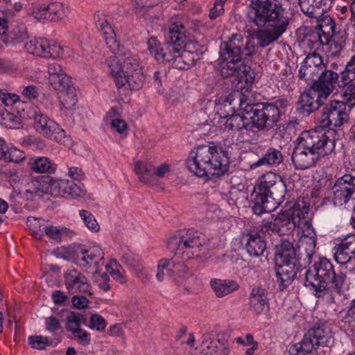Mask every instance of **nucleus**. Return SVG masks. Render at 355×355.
Returning a JSON list of instances; mask_svg holds the SVG:
<instances>
[{
    "label": "nucleus",
    "mask_w": 355,
    "mask_h": 355,
    "mask_svg": "<svg viewBox=\"0 0 355 355\" xmlns=\"http://www.w3.org/2000/svg\"><path fill=\"white\" fill-rule=\"evenodd\" d=\"M247 19L257 26L263 28L256 33L262 47L277 40L286 32L291 21L281 0H252Z\"/></svg>",
    "instance_id": "nucleus-1"
},
{
    "label": "nucleus",
    "mask_w": 355,
    "mask_h": 355,
    "mask_svg": "<svg viewBox=\"0 0 355 355\" xmlns=\"http://www.w3.org/2000/svg\"><path fill=\"white\" fill-rule=\"evenodd\" d=\"M332 132L314 130L302 134L293 148L291 160L295 169L305 170L315 165L321 157L331 153L335 140Z\"/></svg>",
    "instance_id": "nucleus-2"
},
{
    "label": "nucleus",
    "mask_w": 355,
    "mask_h": 355,
    "mask_svg": "<svg viewBox=\"0 0 355 355\" xmlns=\"http://www.w3.org/2000/svg\"><path fill=\"white\" fill-rule=\"evenodd\" d=\"M227 151L215 146L202 145L190 153L187 167L193 175L203 177H220L229 169Z\"/></svg>",
    "instance_id": "nucleus-3"
},
{
    "label": "nucleus",
    "mask_w": 355,
    "mask_h": 355,
    "mask_svg": "<svg viewBox=\"0 0 355 355\" xmlns=\"http://www.w3.org/2000/svg\"><path fill=\"white\" fill-rule=\"evenodd\" d=\"M107 60L110 74L114 78L119 88L128 85L131 90L140 89L144 82V75L139 65L137 55L130 51H123L121 46L119 53Z\"/></svg>",
    "instance_id": "nucleus-4"
},
{
    "label": "nucleus",
    "mask_w": 355,
    "mask_h": 355,
    "mask_svg": "<svg viewBox=\"0 0 355 355\" xmlns=\"http://www.w3.org/2000/svg\"><path fill=\"white\" fill-rule=\"evenodd\" d=\"M315 274L310 270L305 272L304 284L313 291L316 297H321L326 291L334 290L340 293L346 279V275L343 272L336 273L331 261L326 257H321L314 264Z\"/></svg>",
    "instance_id": "nucleus-5"
},
{
    "label": "nucleus",
    "mask_w": 355,
    "mask_h": 355,
    "mask_svg": "<svg viewBox=\"0 0 355 355\" xmlns=\"http://www.w3.org/2000/svg\"><path fill=\"white\" fill-rule=\"evenodd\" d=\"M166 247L182 259L199 258L206 254L207 240L203 234L193 230L180 231L167 239Z\"/></svg>",
    "instance_id": "nucleus-6"
},
{
    "label": "nucleus",
    "mask_w": 355,
    "mask_h": 355,
    "mask_svg": "<svg viewBox=\"0 0 355 355\" xmlns=\"http://www.w3.org/2000/svg\"><path fill=\"white\" fill-rule=\"evenodd\" d=\"M277 283L280 291L287 288L301 270L296 259V249L288 239H282L275 253Z\"/></svg>",
    "instance_id": "nucleus-7"
},
{
    "label": "nucleus",
    "mask_w": 355,
    "mask_h": 355,
    "mask_svg": "<svg viewBox=\"0 0 355 355\" xmlns=\"http://www.w3.org/2000/svg\"><path fill=\"white\" fill-rule=\"evenodd\" d=\"M332 340L331 329L324 325L314 326L304 335L301 341L288 348L290 355H307L318 346H327Z\"/></svg>",
    "instance_id": "nucleus-8"
},
{
    "label": "nucleus",
    "mask_w": 355,
    "mask_h": 355,
    "mask_svg": "<svg viewBox=\"0 0 355 355\" xmlns=\"http://www.w3.org/2000/svg\"><path fill=\"white\" fill-rule=\"evenodd\" d=\"M22 116L33 120L35 130L45 137L62 143L65 137V131L58 123L43 114L40 111L31 105H25L22 108Z\"/></svg>",
    "instance_id": "nucleus-9"
},
{
    "label": "nucleus",
    "mask_w": 355,
    "mask_h": 355,
    "mask_svg": "<svg viewBox=\"0 0 355 355\" xmlns=\"http://www.w3.org/2000/svg\"><path fill=\"white\" fill-rule=\"evenodd\" d=\"M245 118L252 124V129L269 130L277 125L279 112L272 104L257 103L245 106Z\"/></svg>",
    "instance_id": "nucleus-10"
},
{
    "label": "nucleus",
    "mask_w": 355,
    "mask_h": 355,
    "mask_svg": "<svg viewBox=\"0 0 355 355\" xmlns=\"http://www.w3.org/2000/svg\"><path fill=\"white\" fill-rule=\"evenodd\" d=\"M300 204L301 202L297 201L292 208L278 214L272 220H263L261 231L268 234H288L291 233L297 227V223L300 221L299 214H302L300 211Z\"/></svg>",
    "instance_id": "nucleus-11"
},
{
    "label": "nucleus",
    "mask_w": 355,
    "mask_h": 355,
    "mask_svg": "<svg viewBox=\"0 0 355 355\" xmlns=\"http://www.w3.org/2000/svg\"><path fill=\"white\" fill-rule=\"evenodd\" d=\"M220 57L222 60L242 61L255 53V45L250 40L245 42L240 34H234L227 42L220 46Z\"/></svg>",
    "instance_id": "nucleus-12"
},
{
    "label": "nucleus",
    "mask_w": 355,
    "mask_h": 355,
    "mask_svg": "<svg viewBox=\"0 0 355 355\" xmlns=\"http://www.w3.org/2000/svg\"><path fill=\"white\" fill-rule=\"evenodd\" d=\"M331 201L335 206L355 207V176L346 173L336 178L331 187Z\"/></svg>",
    "instance_id": "nucleus-13"
},
{
    "label": "nucleus",
    "mask_w": 355,
    "mask_h": 355,
    "mask_svg": "<svg viewBox=\"0 0 355 355\" xmlns=\"http://www.w3.org/2000/svg\"><path fill=\"white\" fill-rule=\"evenodd\" d=\"M349 119V114L346 111L344 103L333 100L326 104L322 109L319 117L320 128H328L326 132L331 131L329 135L332 138L334 128L340 127L347 123Z\"/></svg>",
    "instance_id": "nucleus-14"
},
{
    "label": "nucleus",
    "mask_w": 355,
    "mask_h": 355,
    "mask_svg": "<svg viewBox=\"0 0 355 355\" xmlns=\"http://www.w3.org/2000/svg\"><path fill=\"white\" fill-rule=\"evenodd\" d=\"M196 60V55L183 52L170 42L164 44L159 49L157 48V61L172 62L173 67L178 69H187L193 66Z\"/></svg>",
    "instance_id": "nucleus-15"
},
{
    "label": "nucleus",
    "mask_w": 355,
    "mask_h": 355,
    "mask_svg": "<svg viewBox=\"0 0 355 355\" xmlns=\"http://www.w3.org/2000/svg\"><path fill=\"white\" fill-rule=\"evenodd\" d=\"M281 176L273 172H268L261 177L260 182L254 187V190L250 194V200L253 212L257 215L262 214V210L270 209L267 207L268 200H267V193L271 187L276 184Z\"/></svg>",
    "instance_id": "nucleus-16"
},
{
    "label": "nucleus",
    "mask_w": 355,
    "mask_h": 355,
    "mask_svg": "<svg viewBox=\"0 0 355 355\" xmlns=\"http://www.w3.org/2000/svg\"><path fill=\"white\" fill-rule=\"evenodd\" d=\"M220 73L223 77L234 76L241 84L238 87L243 90L245 87L250 86L253 82L254 77L251 67L245 64L242 61L223 60L220 64Z\"/></svg>",
    "instance_id": "nucleus-17"
},
{
    "label": "nucleus",
    "mask_w": 355,
    "mask_h": 355,
    "mask_svg": "<svg viewBox=\"0 0 355 355\" xmlns=\"http://www.w3.org/2000/svg\"><path fill=\"white\" fill-rule=\"evenodd\" d=\"M342 76L340 71L332 70L325 67L318 78L311 85V89L318 93H321L327 98L330 94L336 90L337 87H343Z\"/></svg>",
    "instance_id": "nucleus-18"
},
{
    "label": "nucleus",
    "mask_w": 355,
    "mask_h": 355,
    "mask_svg": "<svg viewBox=\"0 0 355 355\" xmlns=\"http://www.w3.org/2000/svg\"><path fill=\"white\" fill-rule=\"evenodd\" d=\"M168 37L170 43L174 44L183 52H188L196 55V60L199 59V44L197 42L192 41L187 35V29L182 23H174L168 29Z\"/></svg>",
    "instance_id": "nucleus-19"
},
{
    "label": "nucleus",
    "mask_w": 355,
    "mask_h": 355,
    "mask_svg": "<svg viewBox=\"0 0 355 355\" xmlns=\"http://www.w3.org/2000/svg\"><path fill=\"white\" fill-rule=\"evenodd\" d=\"M325 67L326 63L323 62V58L319 53H309L301 63L298 77L311 86Z\"/></svg>",
    "instance_id": "nucleus-20"
},
{
    "label": "nucleus",
    "mask_w": 355,
    "mask_h": 355,
    "mask_svg": "<svg viewBox=\"0 0 355 355\" xmlns=\"http://www.w3.org/2000/svg\"><path fill=\"white\" fill-rule=\"evenodd\" d=\"M24 47L29 53L45 58H58L62 52V48L57 42L43 37L31 39Z\"/></svg>",
    "instance_id": "nucleus-21"
},
{
    "label": "nucleus",
    "mask_w": 355,
    "mask_h": 355,
    "mask_svg": "<svg viewBox=\"0 0 355 355\" xmlns=\"http://www.w3.org/2000/svg\"><path fill=\"white\" fill-rule=\"evenodd\" d=\"M57 80L49 82L53 89L58 92L59 99L62 106L67 109H71L77 102L76 92L69 76L65 73L60 74L55 78Z\"/></svg>",
    "instance_id": "nucleus-22"
},
{
    "label": "nucleus",
    "mask_w": 355,
    "mask_h": 355,
    "mask_svg": "<svg viewBox=\"0 0 355 355\" xmlns=\"http://www.w3.org/2000/svg\"><path fill=\"white\" fill-rule=\"evenodd\" d=\"M46 192L54 197L68 195L72 198H78L85 196L86 191L72 181L51 178L46 187Z\"/></svg>",
    "instance_id": "nucleus-23"
},
{
    "label": "nucleus",
    "mask_w": 355,
    "mask_h": 355,
    "mask_svg": "<svg viewBox=\"0 0 355 355\" xmlns=\"http://www.w3.org/2000/svg\"><path fill=\"white\" fill-rule=\"evenodd\" d=\"M327 98L321 93L313 91L310 86L308 92L302 93L297 102V111L304 116L318 110L324 105Z\"/></svg>",
    "instance_id": "nucleus-24"
},
{
    "label": "nucleus",
    "mask_w": 355,
    "mask_h": 355,
    "mask_svg": "<svg viewBox=\"0 0 355 355\" xmlns=\"http://www.w3.org/2000/svg\"><path fill=\"white\" fill-rule=\"evenodd\" d=\"M64 279L66 288L70 293L74 294L80 292L92 294L91 286L88 279L76 270H68L65 273Z\"/></svg>",
    "instance_id": "nucleus-25"
},
{
    "label": "nucleus",
    "mask_w": 355,
    "mask_h": 355,
    "mask_svg": "<svg viewBox=\"0 0 355 355\" xmlns=\"http://www.w3.org/2000/svg\"><path fill=\"white\" fill-rule=\"evenodd\" d=\"M266 232L261 231L250 232L245 245L248 254L252 257H261L266 250V241L263 234Z\"/></svg>",
    "instance_id": "nucleus-26"
},
{
    "label": "nucleus",
    "mask_w": 355,
    "mask_h": 355,
    "mask_svg": "<svg viewBox=\"0 0 355 355\" xmlns=\"http://www.w3.org/2000/svg\"><path fill=\"white\" fill-rule=\"evenodd\" d=\"M240 106H243L241 99L240 98ZM243 110L241 113L234 114L230 116H225V121L223 123V129L227 131H239L242 129L252 130V124L246 116L245 107H241Z\"/></svg>",
    "instance_id": "nucleus-27"
},
{
    "label": "nucleus",
    "mask_w": 355,
    "mask_h": 355,
    "mask_svg": "<svg viewBox=\"0 0 355 355\" xmlns=\"http://www.w3.org/2000/svg\"><path fill=\"white\" fill-rule=\"evenodd\" d=\"M250 309L259 315L263 313L268 306L267 291L261 286L252 288L250 297Z\"/></svg>",
    "instance_id": "nucleus-28"
},
{
    "label": "nucleus",
    "mask_w": 355,
    "mask_h": 355,
    "mask_svg": "<svg viewBox=\"0 0 355 355\" xmlns=\"http://www.w3.org/2000/svg\"><path fill=\"white\" fill-rule=\"evenodd\" d=\"M286 191V184L283 182L282 177H280L279 180L276 182V184L271 187L268 193H267V200L269 202L267 207H270V209L266 208L265 210H262V214L273 211L277 205H279L283 200Z\"/></svg>",
    "instance_id": "nucleus-29"
},
{
    "label": "nucleus",
    "mask_w": 355,
    "mask_h": 355,
    "mask_svg": "<svg viewBox=\"0 0 355 355\" xmlns=\"http://www.w3.org/2000/svg\"><path fill=\"white\" fill-rule=\"evenodd\" d=\"M134 171L138 175L139 181L149 186H153L155 179V168L153 163L136 161Z\"/></svg>",
    "instance_id": "nucleus-30"
},
{
    "label": "nucleus",
    "mask_w": 355,
    "mask_h": 355,
    "mask_svg": "<svg viewBox=\"0 0 355 355\" xmlns=\"http://www.w3.org/2000/svg\"><path fill=\"white\" fill-rule=\"evenodd\" d=\"M283 161L284 156L280 150L269 148L260 159L250 164V168H255L261 166H278Z\"/></svg>",
    "instance_id": "nucleus-31"
},
{
    "label": "nucleus",
    "mask_w": 355,
    "mask_h": 355,
    "mask_svg": "<svg viewBox=\"0 0 355 355\" xmlns=\"http://www.w3.org/2000/svg\"><path fill=\"white\" fill-rule=\"evenodd\" d=\"M316 245H311L306 241H300L296 249V259L300 268H305L311 263V258L315 254Z\"/></svg>",
    "instance_id": "nucleus-32"
},
{
    "label": "nucleus",
    "mask_w": 355,
    "mask_h": 355,
    "mask_svg": "<svg viewBox=\"0 0 355 355\" xmlns=\"http://www.w3.org/2000/svg\"><path fill=\"white\" fill-rule=\"evenodd\" d=\"M211 286L215 294L218 297H224L239 288V284L230 279H214L210 282Z\"/></svg>",
    "instance_id": "nucleus-33"
},
{
    "label": "nucleus",
    "mask_w": 355,
    "mask_h": 355,
    "mask_svg": "<svg viewBox=\"0 0 355 355\" xmlns=\"http://www.w3.org/2000/svg\"><path fill=\"white\" fill-rule=\"evenodd\" d=\"M99 26L104 35V39L107 48H109L112 53H119L121 46L116 40V34L110 23L107 20H103L101 22L99 21Z\"/></svg>",
    "instance_id": "nucleus-34"
},
{
    "label": "nucleus",
    "mask_w": 355,
    "mask_h": 355,
    "mask_svg": "<svg viewBox=\"0 0 355 355\" xmlns=\"http://www.w3.org/2000/svg\"><path fill=\"white\" fill-rule=\"evenodd\" d=\"M43 232L50 239L58 243L71 238L74 235V232L67 227L53 225H44Z\"/></svg>",
    "instance_id": "nucleus-35"
},
{
    "label": "nucleus",
    "mask_w": 355,
    "mask_h": 355,
    "mask_svg": "<svg viewBox=\"0 0 355 355\" xmlns=\"http://www.w3.org/2000/svg\"><path fill=\"white\" fill-rule=\"evenodd\" d=\"M32 171L39 173H53L57 168V164L47 157H36L30 162Z\"/></svg>",
    "instance_id": "nucleus-36"
},
{
    "label": "nucleus",
    "mask_w": 355,
    "mask_h": 355,
    "mask_svg": "<svg viewBox=\"0 0 355 355\" xmlns=\"http://www.w3.org/2000/svg\"><path fill=\"white\" fill-rule=\"evenodd\" d=\"M201 348L204 355H227L229 354V348L220 340L202 342Z\"/></svg>",
    "instance_id": "nucleus-37"
},
{
    "label": "nucleus",
    "mask_w": 355,
    "mask_h": 355,
    "mask_svg": "<svg viewBox=\"0 0 355 355\" xmlns=\"http://www.w3.org/2000/svg\"><path fill=\"white\" fill-rule=\"evenodd\" d=\"M77 318L72 316L68 320V324H66L67 329L71 332L73 336L79 340L83 345H87L91 341L90 334L85 330L80 328L79 326L76 325L77 322Z\"/></svg>",
    "instance_id": "nucleus-38"
},
{
    "label": "nucleus",
    "mask_w": 355,
    "mask_h": 355,
    "mask_svg": "<svg viewBox=\"0 0 355 355\" xmlns=\"http://www.w3.org/2000/svg\"><path fill=\"white\" fill-rule=\"evenodd\" d=\"M22 108L23 107L19 108L21 111L18 110L17 114L13 113L12 110H8L6 109L0 119V123L10 129L20 128L21 120L26 119L22 116Z\"/></svg>",
    "instance_id": "nucleus-39"
},
{
    "label": "nucleus",
    "mask_w": 355,
    "mask_h": 355,
    "mask_svg": "<svg viewBox=\"0 0 355 355\" xmlns=\"http://www.w3.org/2000/svg\"><path fill=\"white\" fill-rule=\"evenodd\" d=\"M2 37V40L12 44L20 43L27 37L26 28L24 24L16 25L7 35Z\"/></svg>",
    "instance_id": "nucleus-40"
},
{
    "label": "nucleus",
    "mask_w": 355,
    "mask_h": 355,
    "mask_svg": "<svg viewBox=\"0 0 355 355\" xmlns=\"http://www.w3.org/2000/svg\"><path fill=\"white\" fill-rule=\"evenodd\" d=\"M121 261L130 270H140L141 269L142 261L139 255L130 251L123 252L121 254Z\"/></svg>",
    "instance_id": "nucleus-41"
},
{
    "label": "nucleus",
    "mask_w": 355,
    "mask_h": 355,
    "mask_svg": "<svg viewBox=\"0 0 355 355\" xmlns=\"http://www.w3.org/2000/svg\"><path fill=\"white\" fill-rule=\"evenodd\" d=\"M51 21L60 20L64 18L69 13V8L65 4L60 1H54L47 5Z\"/></svg>",
    "instance_id": "nucleus-42"
},
{
    "label": "nucleus",
    "mask_w": 355,
    "mask_h": 355,
    "mask_svg": "<svg viewBox=\"0 0 355 355\" xmlns=\"http://www.w3.org/2000/svg\"><path fill=\"white\" fill-rule=\"evenodd\" d=\"M320 31L329 40L336 35V23L329 15L323 17L318 24Z\"/></svg>",
    "instance_id": "nucleus-43"
},
{
    "label": "nucleus",
    "mask_w": 355,
    "mask_h": 355,
    "mask_svg": "<svg viewBox=\"0 0 355 355\" xmlns=\"http://www.w3.org/2000/svg\"><path fill=\"white\" fill-rule=\"evenodd\" d=\"M58 339H49L46 336H31L28 338L29 345L35 349L42 350L47 346L56 345L59 343Z\"/></svg>",
    "instance_id": "nucleus-44"
},
{
    "label": "nucleus",
    "mask_w": 355,
    "mask_h": 355,
    "mask_svg": "<svg viewBox=\"0 0 355 355\" xmlns=\"http://www.w3.org/2000/svg\"><path fill=\"white\" fill-rule=\"evenodd\" d=\"M343 91L341 94L342 101L345 105L352 108L355 105V83L350 82L342 87Z\"/></svg>",
    "instance_id": "nucleus-45"
},
{
    "label": "nucleus",
    "mask_w": 355,
    "mask_h": 355,
    "mask_svg": "<svg viewBox=\"0 0 355 355\" xmlns=\"http://www.w3.org/2000/svg\"><path fill=\"white\" fill-rule=\"evenodd\" d=\"M300 211L302 214H299L300 221L297 223V227L300 230L301 232L303 230H309L313 228L312 223L309 215V207L306 205L304 202H301Z\"/></svg>",
    "instance_id": "nucleus-46"
},
{
    "label": "nucleus",
    "mask_w": 355,
    "mask_h": 355,
    "mask_svg": "<svg viewBox=\"0 0 355 355\" xmlns=\"http://www.w3.org/2000/svg\"><path fill=\"white\" fill-rule=\"evenodd\" d=\"M340 76H342L343 85L350 83L355 80V54L347 63L345 69L340 71Z\"/></svg>",
    "instance_id": "nucleus-47"
},
{
    "label": "nucleus",
    "mask_w": 355,
    "mask_h": 355,
    "mask_svg": "<svg viewBox=\"0 0 355 355\" xmlns=\"http://www.w3.org/2000/svg\"><path fill=\"white\" fill-rule=\"evenodd\" d=\"M0 99L1 102L4 104V107H9L10 105L12 106L10 110L13 109V105H15V107L16 109H19L21 107H25V105H27L26 103H21L19 100V96L17 94H10V93H5L3 92H0ZM28 105H31L30 103Z\"/></svg>",
    "instance_id": "nucleus-48"
},
{
    "label": "nucleus",
    "mask_w": 355,
    "mask_h": 355,
    "mask_svg": "<svg viewBox=\"0 0 355 355\" xmlns=\"http://www.w3.org/2000/svg\"><path fill=\"white\" fill-rule=\"evenodd\" d=\"M79 215L82 220L84 221L87 227L94 232H97L100 230V225L97 223L94 215L85 209H82L79 211Z\"/></svg>",
    "instance_id": "nucleus-49"
},
{
    "label": "nucleus",
    "mask_w": 355,
    "mask_h": 355,
    "mask_svg": "<svg viewBox=\"0 0 355 355\" xmlns=\"http://www.w3.org/2000/svg\"><path fill=\"white\" fill-rule=\"evenodd\" d=\"M236 342L244 346H250V348L247 349L245 354V355H253L254 351L258 348V343L254 341L252 334H247L245 338L238 337L236 339Z\"/></svg>",
    "instance_id": "nucleus-50"
},
{
    "label": "nucleus",
    "mask_w": 355,
    "mask_h": 355,
    "mask_svg": "<svg viewBox=\"0 0 355 355\" xmlns=\"http://www.w3.org/2000/svg\"><path fill=\"white\" fill-rule=\"evenodd\" d=\"M25 154L23 151L15 148H8L2 159L6 162L19 163L24 160Z\"/></svg>",
    "instance_id": "nucleus-51"
},
{
    "label": "nucleus",
    "mask_w": 355,
    "mask_h": 355,
    "mask_svg": "<svg viewBox=\"0 0 355 355\" xmlns=\"http://www.w3.org/2000/svg\"><path fill=\"white\" fill-rule=\"evenodd\" d=\"M298 3L302 11L308 16L313 17L318 14L315 6V0H298Z\"/></svg>",
    "instance_id": "nucleus-52"
},
{
    "label": "nucleus",
    "mask_w": 355,
    "mask_h": 355,
    "mask_svg": "<svg viewBox=\"0 0 355 355\" xmlns=\"http://www.w3.org/2000/svg\"><path fill=\"white\" fill-rule=\"evenodd\" d=\"M226 1L227 0H215L214 6L209 10V17L210 19H216L224 14V4Z\"/></svg>",
    "instance_id": "nucleus-53"
},
{
    "label": "nucleus",
    "mask_w": 355,
    "mask_h": 355,
    "mask_svg": "<svg viewBox=\"0 0 355 355\" xmlns=\"http://www.w3.org/2000/svg\"><path fill=\"white\" fill-rule=\"evenodd\" d=\"M106 322L105 319L98 314H93L91 315L88 326L96 331H102L106 327Z\"/></svg>",
    "instance_id": "nucleus-54"
},
{
    "label": "nucleus",
    "mask_w": 355,
    "mask_h": 355,
    "mask_svg": "<svg viewBox=\"0 0 355 355\" xmlns=\"http://www.w3.org/2000/svg\"><path fill=\"white\" fill-rule=\"evenodd\" d=\"M33 15L37 19L50 20L51 18L46 4H42L35 7L32 11Z\"/></svg>",
    "instance_id": "nucleus-55"
},
{
    "label": "nucleus",
    "mask_w": 355,
    "mask_h": 355,
    "mask_svg": "<svg viewBox=\"0 0 355 355\" xmlns=\"http://www.w3.org/2000/svg\"><path fill=\"white\" fill-rule=\"evenodd\" d=\"M48 73H49V82H55L57 80L58 76H60V74H62L64 73V71L62 69V67L60 64L56 63V62H52L49 63L48 65Z\"/></svg>",
    "instance_id": "nucleus-56"
},
{
    "label": "nucleus",
    "mask_w": 355,
    "mask_h": 355,
    "mask_svg": "<svg viewBox=\"0 0 355 355\" xmlns=\"http://www.w3.org/2000/svg\"><path fill=\"white\" fill-rule=\"evenodd\" d=\"M307 42L315 44L317 48L320 46L327 45L329 42V39L322 34L320 31L311 34L307 38Z\"/></svg>",
    "instance_id": "nucleus-57"
},
{
    "label": "nucleus",
    "mask_w": 355,
    "mask_h": 355,
    "mask_svg": "<svg viewBox=\"0 0 355 355\" xmlns=\"http://www.w3.org/2000/svg\"><path fill=\"white\" fill-rule=\"evenodd\" d=\"M21 94L27 99L31 100L38 97L40 91L35 85L22 86L21 87Z\"/></svg>",
    "instance_id": "nucleus-58"
},
{
    "label": "nucleus",
    "mask_w": 355,
    "mask_h": 355,
    "mask_svg": "<svg viewBox=\"0 0 355 355\" xmlns=\"http://www.w3.org/2000/svg\"><path fill=\"white\" fill-rule=\"evenodd\" d=\"M26 223L35 234L42 235L43 227L42 228L40 220L38 218L32 216L28 217Z\"/></svg>",
    "instance_id": "nucleus-59"
},
{
    "label": "nucleus",
    "mask_w": 355,
    "mask_h": 355,
    "mask_svg": "<svg viewBox=\"0 0 355 355\" xmlns=\"http://www.w3.org/2000/svg\"><path fill=\"white\" fill-rule=\"evenodd\" d=\"M60 327L61 324L58 318L54 316H50L45 319V328L48 331L54 333L60 329Z\"/></svg>",
    "instance_id": "nucleus-60"
},
{
    "label": "nucleus",
    "mask_w": 355,
    "mask_h": 355,
    "mask_svg": "<svg viewBox=\"0 0 355 355\" xmlns=\"http://www.w3.org/2000/svg\"><path fill=\"white\" fill-rule=\"evenodd\" d=\"M187 272V268L183 263H173V268L168 270V275L181 277L182 274Z\"/></svg>",
    "instance_id": "nucleus-61"
},
{
    "label": "nucleus",
    "mask_w": 355,
    "mask_h": 355,
    "mask_svg": "<svg viewBox=\"0 0 355 355\" xmlns=\"http://www.w3.org/2000/svg\"><path fill=\"white\" fill-rule=\"evenodd\" d=\"M302 238L300 241H306L311 245H316V234L313 228L309 230H303L302 232Z\"/></svg>",
    "instance_id": "nucleus-62"
},
{
    "label": "nucleus",
    "mask_w": 355,
    "mask_h": 355,
    "mask_svg": "<svg viewBox=\"0 0 355 355\" xmlns=\"http://www.w3.org/2000/svg\"><path fill=\"white\" fill-rule=\"evenodd\" d=\"M112 128L119 134L123 135L126 133L128 125L126 122L120 119H114L112 121Z\"/></svg>",
    "instance_id": "nucleus-63"
},
{
    "label": "nucleus",
    "mask_w": 355,
    "mask_h": 355,
    "mask_svg": "<svg viewBox=\"0 0 355 355\" xmlns=\"http://www.w3.org/2000/svg\"><path fill=\"white\" fill-rule=\"evenodd\" d=\"M68 175L73 180H81L84 178L85 174L82 168L71 166L68 168Z\"/></svg>",
    "instance_id": "nucleus-64"
}]
</instances>
